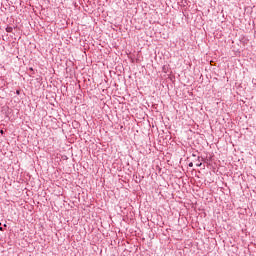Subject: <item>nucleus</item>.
Instances as JSON below:
<instances>
[{
    "mask_svg": "<svg viewBox=\"0 0 256 256\" xmlns=\"http://www.w3.org/2000/svg\"><path fill=\"white\" fill-rule=\"evenodd\" d=\"M188 167H193V162H190V163L188 164Z\"/></svg>",
    "mask_w": 256,
    "mask_h": 256,
    "instance_id": "nucleus-1",
    "label": "nucleus"
},
{
    "mask_svg": "<svg viewBox=\"0 0 256 256\" xmlns=\"http://www.w3.org/2000/svg\"><path fill=\"white\" fill-rule=\"evenodd\" d=\"M6 31H7L8 33H11V28H7Z\"/></svg>",
    "mask_w": 256,
    "mask_h": 256,
    "instance_id": "nucleus-2",
    "label": "nucleus"
},
{
    "mask_svg": "<svg viewBox=\"0 0 256 256\" xmlns=\"http://www.w3.org/2000/svg\"><path fill=\"white\" fill-rule=\"evenodd\" d=\"M21 91L17 90L16 95H20Z\"/></svg>",
    "mask_w": 256,
    "mask_h": 256,
    "instance_id": "nucleus-3",
    "label": "nucleus"
},
{
    "mask_svg": "<svg viewBox=\"0 0 256 256\" xmlns=\"http://www.w3.org/2000/svg\"><path fill=\"white\" fill-rule=\"evenodd\" d=\"M202 163L196 164V167H201Z\"/></svg>",
    "mask_w": 256,
    "mask_h": 256,
    "instance_id": "nucleus-4",
    "label": "nucleus"
},
{
    "mask_svg": "<svg viewBox=\"0 0 256 256\" xmlns=\"http://www.w3.org/2000/svg\"><path fill=\"white\" fill-rule=\"evenodd\" d=\"M0 133L3 135V130H0Z\"/></svg>",
    "mask_w": 256,
    "mask_h": 256,
    "instance_id": "nucleus-5",
    "label": "nucleus"
}]
</instances>
